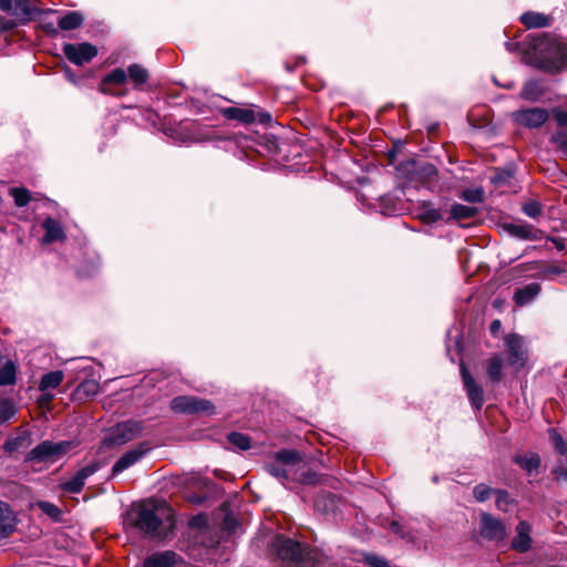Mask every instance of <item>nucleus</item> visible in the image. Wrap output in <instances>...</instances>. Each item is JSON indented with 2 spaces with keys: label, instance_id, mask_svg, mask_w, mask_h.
<instances>
[{
  "label": "nucleus",
  "instance_id": "423d86ee",
  "mask_svg": "<svg viewBox=\"0 0 567 567\" xmlns=\"http://www.w3.org/2000/svg\"><path fill=\"white\" fill-rule=\"evenodd\" d=\"M127 79L133 83L135 89H142L150 79L148 71L141 64H131L127 71L123 69H114L109 73V84H124Z\"/></svg>",
  "mask_w": 567,
  "mask_h": 567
},
{
  "label": "nucleus",
  "instance_id": "a878e982",
  "mask_svg": "<svg viewBox=\"0 0 567 567\" xmlns=\"http://www.w3.org/2000/svg\"><path fill=\"white\" fill-rule=\"evenodd\" d=\"M84 22L82 13L78 11H71L61 17L58 24L63 31H72L80 28Z\"/></svg>",
  "mask_w": 567,
  "mask_h": 567
},
{
  "label": "nucleus",
  "instance_id": "dca6fc26",
  "mask_svg": "<svg viewBox=\"0 0 567 567\" xmlns=\"http://www.w3.org/2000/svg\"><path fill=\"white\" fill-rule=\"evenodd\" d=\"M97 466L92 464L80 470L72 478L61 484L62 489L69 493H79L85 484V480L95 473Z\"/></svg>",
  "mask_w": 567,
  "mask_h": 567
},
{
  "label": "nucleus",
  "instance_id": "aec40b11",
  "mask_svg": "<svg viewBox=\"0 0 567 567\" xmlns=\"http://www.w3.org/2000/svg\"><path fill=\"white\" fill-rule=\"evenodd\" d=\"M545 92L546 90L540 81L529 80L523 85L519 95L523 100L537 102L543 97Z\"/></svg>",
  "mask_w": 567,
  "mask_h": 567
},
{
  "label": "nucleus",
  "instance_id": "2eb2a0df",
  "mask_svg": "<svg viewBox=\"0 0 567 567\" xmlns=\"http://www.w3.org/2000/svg\"><path fill=\"white\" fill-rule=\"evenodd\" d=\"M530 532L532 527L527 522H519L516 526V536L512 540V547L519 553L529 550L532 546Z\"/></svg>",
  "mask_w": 567,
  "mask_h": 567
},
{
  "label": "nucleus",
  "instance_id": "7c9ffc66",
  "mask_svg": "<svg viewBox=\"0 0 567 567\" xmlns=\"http://www.w3.org/2000/svg\"><path fill=\"white\" fill-rule=\"evenodd\" d=\"M514 461L528 473L537 470L540 465V457L536 453H529L523 456H515Z\"/></svg>",
  "mask_w": 567,
  "mask_h": 567
},
{
  "label": "nucleus",
  "instance_id": "a18cd8bd",
  "mask_svg": "<svg viewBox=\"0 0 567 567\" xmlns=\"http://www.w3.org/2000/svg\"><path fill=\"white\" fill-rule=\"evenodd\" d=\"M365 561L372 567H389V563L378 555L365 556Z\"/></svg>",
  "mask_w": 567,
  "mask_h": 567
},
{
  "label": "nucleus",
  "instance_id": "c85d7f7f",
  "mask_svg": "<svg viewBox=\"0 0 567 567\" xmlns=\"http://www.w3.org/2000/svg\"><path fill=\"white\" fill-rule=\"evenodd\" d=\"M522 23H524L527 28H543L549 24L548 17L536 13V12H527L520 17Z\"/></svg>",
  "mask_w": 567,
  "mask_h": 567
},
{
  "label": "nucleus",
  "instance_id": "6e6d98bb",
  "mask_svg": "<svg viewBox=\"0 0 567 567\" xmlns=\"http://www.w3.org/2000/svg\"><path fill=\"white\" fill-rule=\"evenodd\" d=\"M9 44V38H0V51Z\"/></svg>",
  "mask_w": 567,
  "mask_h": 567
},
{
  "label": "nucleus",
  "instance_id": "ea45409f",
  "mask_svg": "<svg viewBox=\"0 0 567 567\" xmlns=\"http://www.w3.org/2000/svg\"><path fill=\"white\" fill-rule=\"evenodd\" d=\"M16 414V408L9 400H2L0 402V423H4L13 417Z\"/></svg>",
  "mask_w": 567,
  "mask_h": 567
},
{
  "label": "nucleus",
  "instance_id": "ddd939ff",
  "mask_svg": "<svg viewBox=\"0 0 567 567\" xmlns=\"http://www.w3.org/2000/svg\"><path fill=\"white\" fill-rule=\"evenodd\" d=\"M481 535L489 540H503L506 536V528L502 520L491 514L483 513L481 516Z\"/></svg>",
  "mask_w": 567,
  "mask_h": 567
},
{
  "label": "nucleus",
  "instance_id": "0eeeda50",
  "mask_svg": "<svg viewBox=\"0 0 567 567\" xmlns=\"http://www.w3.org/2000/svg\"><path fill=\"white\" fill-rule=\"evenodd\" d=\"M0 9L14 18V22H2L0 20V31L11 29L17 22L29 20L32 13L28 0H0Z\"/></svg>",
  "mask_w": 567,
  "mask_h": 567
},
{
  "label": "nucleus",
  "instance_id": "f257e3e1",
  "mask_svg": "<svg viewBox=\"0 0 567 567\" xmlns=\"http://www.w3.org/2000/svg\"><path fill=\"white\" fill-rule=\"evenodd\" d=\"M515 39L505 43L506 49L518 52L526 63L546 71H559L566 65L567 47L559 38H524L523 42Z\"/></svg>",
  "mask_w": 567,
  "mask_h": 567
},
{
  "label": "nucleus",
  "instance_id": "72a5a7b5",
  "mask_svg": "<svg viewBox=\"0 0 567 567\" xmlns=\"http://www.w3.org/2000/svg\"><path fill=\"white\" fill-rule=\"evenodd\" d=\"M10 196L13 198L18 207L27 206L31 200L30 192L24 187H13L9 190Z\"/></svg>",
  "mask_w": 567,
  "mask_h": 567
},
{
  "label": "nucleus",
  "instance_id": "864d4df0",
  "mask_svg": "<svg viewBox=\"0 0 567 567\" xmlns=\"http://www.w3.org/2000/svg\"><path fill=\"white\" fill-rule=\"evenodd\" d=\"M105 84H106V75H102L101 80H100V86H99V89L102 93H105V87H104Z\"/></svg>",
  "mask_w": 567,
  "mask_h": 567
},
{
  "label": "nucleus",
  "instance_id": "f3484780",
  "mask_svg": "<svg viewBox=\"0 0 567 567\" xmlns=\"http://www.w3.org/2000/svg\"><path fill=\"white\" fill-rule=\"evenodd\" d=\"M17 526L13 511L6 502L0 501V539L11 535Z\"/></svg>",
  "mask_w": 567,
  "mask_h": 567
},
{
  "label": "nucleus",
  "instance_id": "4c0bfd02",
  "mask_svg": "<svg viewBox=\"0 0 567 567\" xmlns=\"http://www.w3.org/2000/svg\"><path fill=\"white\" fill-rule=\"evenodd\" d=\"M496 489L485 484H478L473 488V495L477 502H485L495 495Z\"/></svg>",
  "mask_w": 567,
  "mask_h": 567
},
{
  "label": "nucleus",
  "instance_id": "603ef678",
  "mask_svg": "<svg viewBox=\"0 0 567 567\" xmlns=\"http://www.w3.org/2000/svg\"><path fill=\"white\" fill-rule=\"evenodd\" d=\"M501 327H502L501 321H499V320H494V321L491 323V327H489L491 332H492V333H496V332L501 329Z\"/></svg>",
  "mask_w": 567,
  "mask_h": 567
},
{
  "label": "nucleus",
  "instance_id": "b1692460",
  "mask_svg": "<svg viewBox=\"0 0 567 567\" xmlns=\"http://www.w3.org/2000/svg\"><path fill=\"white\" fill-rule=\"evenodd\" d=\"M295 472L292 474V482H298L301 484H317L319 482V477L315 472H311L307 468L305 462L300 458V465L295 467Z\"/></svg>",
  "mask_w": 567,
  "mask_h": 567
},
{
  "label": "nucleus",
  "instance_id": "bb28decb",
  "mask_svg": "<svg viewBox=\"0 0 567 567\" xmlns=\"http://www.w3.org/2000/svg\"><path fill=\"white\" fill-rule=\"evenodd\" d=\"M504 229L512 236L520 239H535V229L526 224H505Z\"/></svg>",
  "mask_w": 567,
  "mask_h": 567
},
{
  "label": "nucleus",
  "instance_id": "9b49d317",
  "mask_svg": "<svg viewBox=\"0 0 567 567\" xmlns=\"http://www.w3.org/2000/svg\"><path fill=\"white\" fill-rule=\"evenodd\" d=\"M275 546L278 556L284 560L301 561L305 557V548L292 539L278 537Z\"/></svg>",
  "mask_w": 567,
  "mask_h": 567
},
{
  "label": "nucleus",
  "instance_id": "8fccbe9b",
  "mask_svg": "<svg viewBox=\"0 0 567 567\" xmlns=\"http://www.w3.org/2000/svg\"><path fill=\"white\" fill-rule=\"evenodd\" d=\"M65 78L73 84L78 85L80 83V79L74 75L72 71L69 69L65 70Z\"/></svg>",
  "mask_w": 567,
  "mask_h": 567
},
{
  "label": "nucleus",
  "instance_id": "2f4dec72",
  "mask_svg": "<svg viewBox=\"0 0 567 567\" xmlns=\"http://www.w3.org/2000/svg\"><path fill=\"white\" fill-rule=\"evenodd\" d=\"M17 381V368L12 361H7L0 369V385H11Z\"/></svg>",
  "mask_w": 567,
  "mask_h": 567
},
{
  "label": "nucleus",
  "instance_id": "473e14b6",
  "mask_svg": "<svg viewBox=\"0 0 567 567\" xmlns=\"http://www.w3.org/2000/svg\"><path fill=\"white\" fill-rule=\"evenodd\" d=\"M477 214V209L463 204H454L451 208V215L454 219H467Z\"/></svg>",
  "mask_w": 567,
  "mask_h": 567
},
{
  "label": "nucleus",
  "instance_id": "e433bc0d",
  "mask_svg": "<svg viewBox=\"0 0 567 567\" xmlns=\"http://www.w3.org/2000/svg\"><path fill=\"white\" fill-rule=\"evenodd\" d=\"M228 441H229V443H231L234 446L238 447L241 451H246V450L250 449V439H249V436H247L243 433H238V432L230 433L228 435Z\"/></svg>",
  "mask_w": 567,
  "mask_h": 567
},
{
  "label": "nucleus",
  "instance_id": "393cba45",
  "mask_svg": "<svg viewBox=\"0 0 567 567\" xmlns=\"http://www.w3.org/2000/svg\"><path fill=\"white\" fill-rule=\"evenodd\" d=\"M503 368L504 361L501 354H494L488 359L486 364V373L493 383L501 381L503 377Z\"/></svg>",
  "mask_w": 567,
  "mask_h": 567
},
{
  "label": "nucleus",
  "instance_id": "a211bd4d",
  "mask_svg": "<svg viewBox=\"0 0 567 567\" xmlns=\"http://www.w3.org/2000/svg\"><path fill=\"white\" fill-rule=\"evenodd\" d=\"M42 228L45 234L43 236V244H52L65 239V233L61 223L52 217H47L42 223Z\"/></svg>",
  "mask_w": 567,
  "mask_h": 567
},
{
  "label": "nucleus",
  "instance_id": "c756f323",
  "mask_svg": "<svg viewBox=\"0 0 567 567\" xmlns=\"http://www.w3.org/2000/svg\"><path fill=\"white\" fill-rule=\"evenodd\" d=\"M32 506L40 508L43 514H45L54 522L62 520V511L53 503L47 501H37L32 504Z\"/></svg>",
  "mask_w": 567,
  "mask_h": 567
},
{
  "label": "nucleus",
  "instance_id": "5701e85b",
  "mask_svg": "<svg viewBox=\"0 0 567 567\" xmlns=\"http://www.w3.org/2000/svg\"><path fill=\"white\" fill-rule=\"evenodd\" d=\"M173 551H164L151 555L144 561V567H172L176 561Z\"/></svg>",
  "mask_w": 567,
  "mask_h": 567
},
{
  "label": "nucleus",
  "instance_id": "1a4fd4ad",
  "mask_svg": "<svg viewBox=\"0 0 567 567\" xmlns=\"http://www.w3.org/2000/svg\"><path fill=\"white\" fill-rule=\"evenodd\" d=\"M141 425L134 421L118 423L109 430V442L113 444H124L132 441L141 433Z\"/></svg>",
  "mask_w": 567,
  "mask_h": 567
},
{
  "label": "nucleus",
  "instance_id": "f8f14e48",
  "mask_svg": "<svg viewBox=\"0 0 567 567\" xmlns=\"http://www.w3.org/2000/svg\"><path fill=\"white\" fill-rule=\"evenodd\" d=\"M63 52L69 61L81 65L92 60L96 55L97 50L92 44L84 42L80 44H65Z\"/></svg>",
  "mask_w": 567,
  "mask_h": 567
},
{
  "label": "nucleus",
  "instance_id": "6e6552de",
  "mask_svg": "<svg viewBox=\"0 0 567 567\" xmlns=\"http://www.w3.org/2000/svg\"><path fill=\"white\" fill-rule=\"evenodd\" d=\"M514 121L528 128H538L547 122L549 113L545 109L530 107L517 110L512 114Z\"/></svg>",
  "mask_w": 567,
  "mask_h": 567
},
{
  "label": "nucleus",
  "instance_id": "9d476101",
  "mask_svg": "<svg viewBox=\"0 0 567 567\" xmlns=\"http://www.w3.org/2000/svg\"><path fill=\"white\" fill-rule=\"evenodd\" d=\"M461 375L470 402L476 410H481L484 404L483 388L475 381L464 363L461 364Z\"/></svg>",
  "mask_w": 567,
  "mask_h": 567
},
{
  "label": "nucleus",
  "instance_id": "c9c22d12",
  "mask_svg": "<svg viewBox=\"0 0 567 567\" xmlns=\"http://www.w3.org/2000/svg\"><path fill=\"white\" fill-rule=\"evenodd\" d=\"M420 217L426 223H435L441 219V213L430 203L423 202L421 205Z\"/></svg>",
  "mask_w": 567,
  "mask_h": 567
},
{
  "label": "nucleus",
  "instance_id": "cd10ccee",
  "mask_svg": "<svg viewBox=\"0 0 567 567\" xmlns=\"http://www.w3.org/2000/svg\"><path fill=\"white\" fill-rule=\"evenodd\" d=\"M63 377L64 375L62 371L49 372L41 378L39 389L42 392H45L48 390H54L62 383Z\"/></svg>",
  "mask_w": 567,
  "mask_h": 567
},
{
  "label": "nucleus",
  "instance_id": "4d7b16f0",
  "mask_svg": "<svg viewBox=\"0 0 567 567\" xmlns=\"http://www.w3.org/2000/svg\"><path fill=\"white\" fill-rule=\"evenodd\" d=\"M554 243L556 244V247H557L558 249H563V248H564V244H563L561 241H559V240H555Z\"/></svg>",
  "mask_w": 567,
  "mask_h": 567
},
{
  "label": "nucleus",
  "instance_id": "6ab92c4d",
  "mask_svg": "<svg viewBox=\"0 0 567 567\" xmlns=\"http://www.w3.org/2000/svg\"><path fill=\"white\" fill-rule=\"evenodd\" d=\"M148 450L150 447L143 449V446H140L128 451L113 465L112 474L116 475L128 468L135 464Z\"/></svg>",
  "mask_w": 567,
  "mask_h": 567
},
{
  "label": "nucleus",
  "instance_id": "f03ea898",
  "mask_svg": "<svg viewBox=\"0 0 567 567\" xmlns=\"http://www.w3.org/2000/svg\"><path fill=\"white\" fill-rule=\"evenodd\" d=\"M300 465V456L297 452L291 450H281L276 453L275 460L266 465V471L274 477L286 482H292V474L295 467Z\"/></svg>",
  "mask_w": 567,
  "mask_h": 567
},
{
  "label": "nucleus",
  "instance_id": "13d9d810",
  "mask_svg": "<svg viewBox=\"0 0 567 567\" xmlns=\"http://www.w3.org/2000/svg\"><path fill=\"white\" fill-rule=\"evenodd\" d=\"M107 93H109V94H118V95L121 94L120 92H111V90H110V89L107 90Z\"/></svg>",
  "mask_w": 567,
  "mask_h": 567
},
{
  "label": "nucleus",
  "instance_id": "79ce46f5",
  "mask_svg": "<svg viewBox=\"0 0 567 567\" xmlns=\"http://www.w3.org/2000/svg\"><path fill=\"white\" fill-rule=\"evenodd\" d=\"M550 142L567 155V132H554L550 136Z\"/></svg>",
  "mask_w": 567,
  "mask_h": 567
},
{
  "label": "nucleus",
  "instance_id": "39448f33",
  "mask_svg": "<svg viewBox=\"0 0 567 567\" xmlns=\"http://www.w3.org/2000/svg\"><path fill=\"white\" fill-rule=\"evenodd\" d=\"M171 408L178 413L188 414H215V405L212 401L192 395H179L172 400Z\"/></svg>",
  "mask_w": 567,
  "mask_h": 567
},
{
  "label": "nucleus",
  "instance_id": "5fc2aeb1",
  "mask_svg": "<svg viewBox=\"0 0 567 567\" xmlns=\"http://www.w3.org/2000/svg\"><path fill=\"white\" fill-rule=\"evenodd\" d=\"M4 449L9 452H12L16 449V442H13V441L6 442Z\"/></svg>",
  "mask_w": 567,
  "mask_h": 567
},
{
  "label": "nucleus",
  "instance_id": "f704fd0d",
  "mask_svg": "<svg viewBox=\"0 0 567 567\" xmlns=\"http://www.w3.org/2000/svg\"><path fill=\"white\" fill-rule=\"evenodd\" d=\"M496 507L502 512H509L514 505V499L504 489H496Z\"/></svg>",
  "mask_w": 567,
  "mask_h": 567
},
{
  "label": "nucleus",
  "instance_id": "58836bf2",
  "mask_svg": "<svg viewBox=\"0 0 567 567\" xmlns=\"http://www.w3.org/2000/svg\"><path fill=\"white\" fill-rule=\"evenodd\" d=\"M549 437L554 444L555 451L560 455L567 456V442L554 429L549 430Z\"/></svg>",
  "mask_w": 567,
  "mask_h": 567
},
{
  "label": "nucleus",
  "instance_id": "4468645a",
  "mask_svg": "<svg viewBox=\"0 0 567 567\" xmlns=\"http://www.w3.org/2000/svg\"><path fill=\"white\" fill-rule=\"evenodd\" d=\"M162 524V518L154 509L142 507L137 514L136 526L145 534L155 536L158 527Z\"/></svg>",
  "mask_w": 567,
  "mask_h": 567
},
{
  "label": "nucleus",
  "instance_id": "20e7f679",
  "mask_svg": "<svg viewBox=\"0 0 567 567\" xmlns=\"http://www.w3.org/2000/svg\"><path fill=\"white\" fill-rule=\"evenodd\" d=\"M74 447L73 442L71 441H44L37 445L28 455V458L31 461H50L55 462L60 460L64 454L71 451Z\"/></svg>",
  "mask_w": 567,
  "mask_h": 567
},
{
  "label": "nucleus",
  "instance_id": "a19ab883",
  "mask_svg": "<svg viewBox=\"0 0 567 567\" xmlns=\"http://www.w3.org/2000/svg\"><path fill=\"white\" fill-rule=\"evenodd\" d=\"M461 198L468 203H481L484 199V193L481 188L466 189L462 193Z\"/></svg>",
  "mask_w": 567,
  "mask_h": 567
},
{
  "label": "nucleus",
  "instance_id": "c03bdc74",
  "mask_svg": "<svg viewBox=\"0 0 567 567\" xmlns=\"http://www.w3.org/2000/svg\"><path fill=\"white\" fill-rule=\"evenodd\" d=\"M553 114L557 122V128L555 130V132H567V112L561 110H554Z\"/></svg>",
  "mask_w": 567,
  "mask_h": 567
},
{
  "label": "nucleus",
  "instance_id": "bf43d9fd",
  "mask_svg": "<svg viewBox=\"0 0 567 567\" xmlns=\"http://www.w3.org/2000/svg\"><path fill=\"white\" fill-rule=\"evenodd\" d=\"M53 396L51 394L45 395V400H51Z\"/></svg>",
  "mask_w": 567,
  "mask_h": 567
},
{
  "label": "nucleus",
  "instance_id": "3c124183",
  "mask_svg": "<svg viewBox=\"0 0 567 567\" xmlns=\"http://www.w3.org/2000/svg\"><path fill=\"white\" fill-rule=\"evenodd\" d=\"M561 272V269L557 266H551V267H548L546 270H545V275L548 276V275H558Z\"/></svg>",
  "mask_w": 567,
  "mask_h": 567
},
{
  "label": "nucleus",
  "instance_id": "37998d69",
  "mask_svg": "<svg viewBox=\"0 0 567 567\" xmlns=\"http://www.w3.org/2000/svg\"><path fill=\"white\" fill-rule=\"evenodd\" d=\"M523 212L528 217L536 218L542 213V206L536 200H529L523 205Z\"/></svg>",
  "mask_w": 567,
  "mask_h": 567
},
{
  "label": "nucleus",
  "instance_id": "4be33fe9",
  "mask_svg": "<svg viewBox=\"0 0 567 567\" xmlns=\"http://www.w3.org/2000/svg\"><path fill=\"white\" fill-rule=\"evenodd\" d=\"M223 114L228 120L238 121L244 124H251L255 122V113L250 109L240 107H227L223 111Z\"/></svg>",
  "mask_w": 567,
  "mask_h": 567
},
{
  "label": "nucleus",
  "instance_id": "7ed1b4c3",
  "mask_svg": "<svg viewBox=\"0 0 567 567\" xmlns=\"http://www.w3.org/2000/svg\"><path fill=\"white\" fill-rule=\"evenodd\" d=\"M504 346L507 353V363L515 372L525 368L528 361V348L524 338L516 333L507 334L504 338Z\"/></svg>",
  "mask_w": 567,
  "mask_h": 567
},
{
  "label": "nucleus",
  "instance_id": "412c9836",
  "mask_svg": "<svg viewBox=\"0 0 567 567\" xmlns=\"http://www.w3.org/2000/svg\"><path fill=\"white\" fill-rule=\"evenodd\" d=\"M540 292V285L537 282H532L523 288H519L514 293V301L517 306H525L532 302Z\"/></svg>",
  "mask_w": 567,
  "mask_h": 567
},
{
  "label": "nucleus",
  "instance_id": "de8ad7c7",
  "mask_svg": "<svg viewBox=\"0 0 567 567\" xmlns=\"http://www.w3.org/2000/svg\"><path fill=\"white\" fill-rule=\"evenodd\" d=\"M78 391L84 392V393H90V394H95L97 391V383L94 381L82 382L80 384V386L78 388Z\"/></svg>",
  "mask_w": 567,
  "mask_h": 567
},
{
  "label": "nucleus",
  "instance_id": "49530a36",
  "mask_svg": "<svg viewBox=\"0 0 567 567\" xmlns=\"http://www.w3.org/2000/svg\"><path fill=\"white\" fill-rule=\"evenodd\" d=\"M420 174H422L426 179L431 181L436 176L437 171L434 165L424 164L420 167Z\"/></svg>",
  "mask_w": 567,
  "mask_h": 567
},
{
  "label": "nucleus",
  "instance_id": "09e8293b",
  "mask_svg": "<svg viewBox=\"0 0 567 567\" xmlns=\"http://www.w3.org/2000/svg\"><path fill=\"white\" fill-rule=\"evenodd\" d=\"M390 528L394 534L400 535L402 538H406V536L403 534V527L400 523L392 522Z\"/></svg>",
  "mask_w": 567,
  "mask_h": 567
}]
</instances>
